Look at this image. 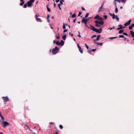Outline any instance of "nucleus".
<instances>
[{
  "label": "nucleus",
  "mask_w": 134,
  "mask_h": 134,
  "mask_svg": "<svg viewBox=\"0 0 134 134\" xmlns=\"http://www.w3.org/2000/svg\"><path fill=\"white\" fill-rule=\"evenodd\" d=\"M85 24L86 26L88 29L92 30L93 31L99 33H101V31L102 30V29L101 27H100L99 29H98L96 28L93 26L92 25H90V27L87 26V24Z\"/></svg>",
  "instance_id": "nucleus-1"
},
{
  "label": "nucleus",
  "mask_w": 134,
  "mask_h": 134,
  "mask_svg": "<svg viewBox=\"0 0 134 134\" xmlns=\"http://www.w3.org/2000/svg\"><path fill=\"white\" fill-rule=\"evenodd\" d=\"M59 50V49L56 46L53 49L52 53L53 54H55L58 53Z\"/></svg>",
  "instance_id": "nucleus-2"
},
{
  "label": "nucleus",
  "mask_w": 134,
  "mask_h": 134,
  "mask_svg": "<svg viewBox=\"0 0 134 134\" xmlns=\"http://www.w3.org/2000/svg\"><path fill=\"white\" fill-rule=\"evenodd\" d=\"M2 125L3 127L5 128L7 126L9 125V124L7 121H3V123H2Z\"/></svg>",
  "instance_id": "nucleus-3"
},
{
  "label": "nucleus",
  "mask_w": 134,
  "mask_h": 134,
  "mask_svg": "<svg viewBox=\"0 0 134 134\" xmlns=\"http://www.w3.org/2000/svg\"><path fill=\"white\" fill-rule=\"evenodd\" d=\"M95 24H97L101 25H102L104 24V22L102 21H99L98 20H96L95 21Z\"/></svg>",
  "instance_id": "nucleus-4"
},
{
  "label": "nucleus",
  "mask_w": 134,
  "mask_h": 134,
  "mask_svg": "<svg viewBox=\"0 0 134 134\" xmlns=\"http://www.w3.org/2000/svg\"><path fill=\"white\" fill-rule=\"evenodd\" d=\"M94 19H98L100 20H103L104 19L101 17L99 16L98 15H97L94 18Z\"/></svg>",
  "instance_id": "nucleus-5"
},
{
  "label": "nucleus",
  "mask_w": 134,
  "mask_h": 134,
  "mask_svg": "<svg viewBox=\"0 0 134 134\" xmlns=\"http://www.w3.org/2000/svg\"><path fill=\"white\" fill-rule=\"evenodd\" d=\"M2 98L4 100V102H7V101L9 100V98L8 97H2Z\"/></svg>",
  "instance_id": "nucleus-6"
},
{
  "label": "nucleus",
  "mask_w": 134,
  "mask_h": 134,
  "mask_svg": "<svg viewBox=\"0 0 134 134\" xmlns=\"http://www.w3.org/2000/svg\"><path fill=\"white\" fill-rule=\"evenodd\" d=\"M77 46L78 47L79 51L81 53H82L83 51L81 47L79 45V44H77Z\"/></svg>",
  "instance_id": "nucleus-7"
},
{
  "label": "nucleus",
  "mask_w": 134,
  "mask_h": 134,
  "mask_svg": "<svg viewBox=\"0 0 134 134\" xmlns=\"http://www.w3.org/2000/svg\"><path fill=\"white\" fill-rule=\"evenodd\" d=\"M27 4L28 7H31L32 5V4L29 1H27Z\"/></svg>",
  "instance_id": "nucleus-8"
},
{
  "label": "nucleus",
  "mask_w": 134,
  "mask_h": 134,
  "mask_svg": "<svg viewBox=\"0 0 134 134\" xmlns=\"http://www.w3.org/2000/svg\"><path fill=\"white\" fill-rule=\"evenodd\" d=\"M131 20H129L127 22L125 23L124 24V26H126L127 25H129L130 24L131 22Z\"/></svg>",
  "instance_id": "nucleus-9"
},
{
  "label": "nucleus",
  "mask_w": 134,
  "mask_h": 134,
  "mask_svg": "<svg viewBox=\"0 0 134 134\" xmlns=\"http://www.w3.org/2000/svg\"><path fill=\"white\" fill-rule=\"evenodd\" d=\"M85 18H83L82 20V22L84 23L85 24H87V19H85Z\"/></svg>",
  "instance_id": "nucleus-10"
},
{
  "label": "nucleus",
  "mask_w": 134,
  "mask_h": 134,
  "mask_svg": "<svg viewBox=\"0 0 134 134\" xmlns=\"http://www.w3.org/2000/svg\"><path fill=\"white\" fill-rule=\"evenodd\" d=\"M100 35H99L98 36H97V38L96 39L94 40V41L95 42L96 41H98L99 39V38L100 37Z\"/></svg>",
  "instance_id": "nucleus-11"
},
{
  "label": "nucleus",
  "mask_w": 134,
  "mask_h": 134,
  "mask_svg": "<svg viewBox=\"0 0 134 134\" xmlns=\"http://www.w3.org/2000/svg\"><path fill=\"white\" fill-rule=\"evenodd\" d=\"M119 26H120V27H118L117 29V30H120L122 29V25L121 24H120L119 25Z\"/></svg>",
  "instance_id": "nucleus-12"
},
{
  "label": "nucleus",
  "mask_w": 134,
  "mask_h": 134,
  "mask_svg": "<svg viewBox=\"0 0 134 134\" xmlns=\"http://www.w3.org/2000/svg\"><path fill=\"white\" fill-rule=\"evenodd\" d=\"M130 33L133 37H134V32L132 31H130Z\"/></svg>",
  "instance_id": "nucleus-13"
},
{
  "label": "nucleus",
  "mask_w": 134,
  "mask_h": 134,
  "mask_svg": "<svg viewBox=\"0 0 134 134\" xmlns=\"http://www.w3.org/2000/svg\"><path fill=\"white\" fill-rule=\"evenodd\" d=\"M102 6H101V7H100L99 8V9H98V13H99V12H100L101 10H102Z\"/></svg>",
  "instance_id": "nucleus-14"
},
{
  "label": "nucleus",
  "mask_w": 134,
  "mask_h": 134,
  "mask_svg": "<svg viewBox=\"0 0 134 134\" xmlns=\"http://www.w3.org/2000/svg\"><path fill=\"white\" fill-rule=\"evenodd\" d=\"M115 19H116V20H117V21H119V18L118 17V16L117 15H115Z\"/></svg>",
  "instance_id": "nucleus-15"
},
{
  "label": "nucleus",
  "mask_w": 134,
  "mask_h": 134,
  "mask_svg": "<svg viewBox=\"0 0 134 134\" xmlns=\"http://www.w3.org/2000/svg\"><path fill=\"white\" fill-rule=\"evenodd\" d=\"M100 25H101L97 24H96L95 26L97 27H99L101 26Z\"/></svg>",
  "instance_id": "nucleus-16"
},
{
  "label": "nucleus",
  "mask_w": 134,
  "mask_h": 134,
  "mask_svg": "<svg viewBox=\"0 0 134 134\" xmlns=\"http://www.w3.org/2000/svg\"><path fill=\"white\" fill-rule=\"evenodd\" d=\"M66 35H64L63 36H62V39L64 40H65L66 39Z\"/></svg>",
  "instance_id": "nucleus-17"
},
{
  "label": "nucleus",
  "mask_w": 134,
  "mask_h": 134,
  "mask_svg": "<svg viewBox=\"0 0 134 134\" xmlns=\"http://www.w3.org/2000/svg\"><path fill=\"white\" fill-rule=\"evenodd\" d=\"M60 44L62 46H63L64 45V41L63 40H62L60 42Z\"/></svg>",
  "instance_id": "nucleus-18"
},
{
  "label": "nucleus",
  "mask_w": 134,
  "mask_h": 134,
  "mask_svg": "<svg viewBox=\"0 0 134 134\" xmlns=\"http://www.w3.org/2000/svg\"><path fill=\"white\" fill-rule=\"evenodd\" d=\"M96 49H92L91 51L89 50L88 51L90 53H91V52L92 51L94 52L96 51Z\"/></svg>",
  "instance_id": "nucleus-19"
},
{
  "label": "nucleus",
  "mask_w": 134,
  "mask_h": 134,
  "mask_svg": "<svg viewBox=\"0 0 134 134\" xmlns=\"http://www.w3.org/2000/svg\"><path fill=\"white\" fill-rule=\"evenodd\" d=\"M117 38L116 37H109V38L110 39H115Z\"/></svg>",
  "instance_id": "nucleus-20"
},
{
  "label": "nucleus",
  "mask_w": 134,
  "mask_h": 134,
  "mask_svg": "<svg viewBox=\"0 0 134 134\" xmlns=\"http://www.w3.org/2000/svg\"><path fill=\"white\" fill-rule=\"evenodd\" d=\"M56 44L58 46H60V43L59 41H57L56 42Z\"/></svg>",
  "instance_id": "nucleus-21"
},
{
  "label": "nucleus",
  "mask_w": 134,
  "mask_h": 134,
  "mask_svg": "<svg viewBox=\"0 0 134 134\" xmlns=\"http://www.w3.org/2000/svg\"><path fill=\"white\" fill-rule=\"evenodd\" d=\"M115 12L116 13H117L118 12V10L117 7H115Z\"/></svg>",
  "instance_id": "nucleus-22"
},
{
  "label": "nucleus",
  "mask_w": 134,
  "mask_h": 134,
  "mask_svg": "<svg viewBox=\"0 0 134 134\" xmlns=\"http://www.w3.org/2000/svg\"><path fill=\"white\" fill-rule=\"evenodd\" d=\"M112 18L113 19H115V15L114 14H112Z\"/></svg>",
  "instance_id": "nucleus-23"
},
{
  "label": "nucleus",
  "mask_w": 134,
  "mask_h": 134,
  "mask_svg": "<svg viewBox=\"0 0 134 134\" xmlns=\"http://www.w3.org/2000/svg\"><path fill=\"white\" fill-rule=\"evenodd\" d=\"M123 32H124V31L122 30H120L119 31V32H118V33L119 34H121V33H122Z\"/></svg>",
  "instance_id": "nucleus-24"
},
{
  "label": "nucleus",
  "mask_w": 134,
  "mask_h": 134,
  "mask_svg": "<svg viewBox=\"0 0 134 134\" xmlns=\"http://www.w3.org/2000/svg\"><path fill=\"white\" fill-rule=\"evenodd\" d=\"M46 7L47 9V10L49 12H51V10L50 8H49L48 7V5L46 6Z\"/></svg>",
  "instance_id": "nucleus-25"
},
{
  "label": "nucleus",
  "mask_w": 134,
  "mask_h": 134,
  "mask_svg": "<svg viewBox=\"0 0 134 134\" xmlns=\"http://www.w3.org/2000/svg\"><path fill=\"white\" fill-rule=\"evenodd\" d=\"M95 43H96L98 45H100V46H102L103 44V43H96V42H95Z\"/></svg>",
  "instance_id": "nucleus-26"
},
{
  "label": "nucleus",
  "mask_w": 134,
  "mask_h": 134,
  "mask_svg": "<svg viewBox=\"0 0 134 134\" xmlns=\"http://www.w3.org/2000/svg\"><path fill=\"white\" fill-rule=\"evenodd\" d=\"M76 15L75 14H73L72 15V18H75V17H76Z\"/></svg>",
  "instance_id": "nucleus-27"
},
{
  "label": "nucleus",
  "mask_w": 134,
  "mask_h": 134,
  "mask_svg": "<svg viewBox=\"0 0 134 134\" xmlns=\"http://www.w3.org/2000/svg\"><path fill=\"white\" fill-rule=\"evenodd\" d=\"M25 2L23 1V2H21L20 3V6L23 5L24 3Z\"/></svg>",
  "instance_id": "nucleus-28"
},
{
  "label": "nucleus",
  "mask_w": 134,
  "mask_h": 134,
  "mask_svg": "<svg viewBox=\"0 0 134 134\" xmlns=\"http://www.w3.org/2000/svg\"><path fill=\"white\" fill-rule=\"evenodd\" d=\"M89 15V13H87L85 15V18H87L88 16Z\"/></svg>",
  "instance_id": "nucleus-29"
},
{
  "label": "nucleus",
  "mask_w": 134,
  "mask_h": 134,
  "mask_svg": "<svg viewBox=\"0 0 134 134\" xmlns=\"http://www.w3.org/2000/svg\"><path fill=\"white\" fill-rule=\"evenodd\" d=\"M63 27L64 29H65L66 28V27L65 24L64 23H63Z\"/></svg>",
  "instance_id": "nucleus-30"
},
{
  "label": "nucleus",
  "mask_w": 134,
  "mask_h": 134,
  "mask_svg": "<svg viewBox=\"0 0 134 134\" xmlns=\"http://www.w3.org/2000/svg\"><path fill=\"white\" fill-rule=\"evenodd\" d=\"M27 5V3L25 4L23 8H26Z\"/></svg>",
  "instance_id": "nucleus-31"
},
{
  "label": "nucleus",
  "mask_w": 134,
  "mask_h": 134,
  "mask_svg": "<svg viewBox=\"0 0 134 134\" xmlns=\"http://www.w3.org/2000/svg\"><path fill=\"white\" fill-rule=\"evenodd\" d=\"M124 36L122 35H119V38H124Z\"/></svg>",
  "instance_id": "nucleus-32"
},
{
  "label": "nucleus",
  "mask_w": 134,
  "mask_h": 134,
  "mask_svg": "<svg viewBox=\"0 0 134 134\" xmlns=\"http://www.w3.org/2000/svg\"><path fill=\"white\" fill-rule=\"evenodd\" d=\"M103 17L105 19H106L107 18V15H104Z\"/></svg>",
  "instance_id": "nucleus-33"
},
{
  "label": "nucleus",
  "mask_w": 134,
  "mask_h": 134,
  "mask_svg": "<svg viewBox=\"0 0 134 134\" xmlns=\"http://www.w3.org/2000/svg\"><path fill=\"white\" fill-rule=\"evenodd\" d=\"M133 27L131 25L129 27V29L130 30H131L132 29Z\"/></svg>",
  "instance_id": "nucleus-34"
},
{
  "label": "nucleus",
  "mask_w": 134,
  "mask_h": 134,
  "mask_svg": "<svg viewBox=\"0 0 134 134\" xmlns=\"http://www.w3.org/2000/svg\"><path fill=\"white\" fill-rule=\"evenodd\" d=\"M114 4L115 7H117L116 3V1H114Z\"/></svg>",
  "instance_id": "nucleus-35"
},
{
  "label": "nucleus",
  "mask_w": 134,
  "mask_h": 134,
  "mask_svg": "<svg viewBox=\"0 0 134 134\" xmlns=\"http://www.w3.org/2000/svg\"><path fill=\"white\" fill-rule=\"evenodd\" d=\"M78 33H79V35H78L77 36L79 37H81V36L80 35V32L79 31H78Z\"/></svg>",
  "instance_id": "nucleus-36"
},
{
  "label": "nucleus",
  "mask_w": 134,
  "mask_h": 134,
  "mask_svg": "<svg viewBox=\"0 0 134 134\" xmlns=\"http://www.w3.org/2000/svg\"><path fill=\"white\" fill-rule=\"evenodd\" d=\"M36 19L38 21H41V19H40V18H36Z\"/></svg>",
  "instance_id": "nucleus-37"
},
{
  "label": "nucleus",
  "mask_w": 134,
  "mask_h": 134,
  "mask_svg": "<svg viewBox=\"0 0 134 134\" xmlns=\"http://www.w3.org/2000/svg\"><path fill=\"white\" fill-rule=\"evenodd\" d=\"M35 0H30L29 1L32 4V3Z\"/></svg>",
  "instance_id": "nucleus-38"
},
{
  "label": "nucleus",
  "mask_w": 134,
  "mask_h": 134,
  "mask_svg": "<svg viewBox=\"0 0 134 134\" xmlns=\"http://www.w3.org/2000/svg\"><path fill=\"white\" fill-rule=\"evenodd\" d=\"M85 44V45L86 46V48H87V49H88V48H89L88 46L86 44Z\"/></svg>",
  "instance_id": "nucleus-39"
},
{
  "label": "nucleus",
  "mask_w": 134,
  "mask_h": 134,
  "mask_svg": "<svg viewBox=\"0 0 134 134\" xmlns=\"http://www.w3.org/2000/svg\"><path fill=\"white\" fill-rule=\"evenodd\" d=\"M123 34L127 36H128V34L124 32L123 33Z\"/></svg>",
  "instance_id": "nucleus-40"
},
{
  "label": "nucleus",
  "mask_w": 134,
  "mask_h": 134,
  "mask_svg": "<svg viewBox=\"0 0 134 134\" xmlns=\"http://www.w3.org/2000/svg\"><path fill=\"white\" fill-rule=\"evenodd\" d=\"M115 1H117L119 3H120L121 2V1L120 0H114Z\"/></svg>",
  "instance_id": "nucleus-41"
},
{
  "label": "nucleus",
  "mask_w": 134,
  "mask_h": 134,
  "mask_svg": "<svg viewBox=\"0 0 134 134\" xmlns=\"http://www.w3.org/2000/svg\"><path fill=\"white\" fill-rule=\"evenodd\" d=\"M59 127L60 128V129H62L63 128V126L61 125H60Z\"/></svg>",
  "instance_id": "nucleus-42"
},
{
  "label": "nucleus",
  "mask_w": 134,
  "mask_h": 134,
  "mask_svg": "<svg viewBox=\"0 0 134 134\" xmlns=\"http://www.w3.org/2000/svg\"><path fill=\"white\" fill-rule=\"evenodd\" d=\"M56 38L57 39H59L60 38V37L59 36H56Z\"/></svg>",
  "instance_id": "nucleus-43"
},
{
  "label": "nucleus",
  "mask_w": 134,
  "mask_h": 134,
  "mask_svg": "<svg viewBox=\"0 0 134 134\" xmlns=\"http://www.w3.org/2000/svg\"><path fill=\"white\" fill-rule=\"evenodd\" d=\"M0 116L1 117V118H2V119H3V120L4 119V117H3L2 116V115H0Z\"/></svg>",
  "instance_id": "nucleus-44"
},
{
  "label": "nucleus",
  "mask_w": 134,
  "mask_h": 134,
  "mask_svg": "<svg viewBox=\"0 0 134 134\" xmlns=\"http://www.w3.org/2000/svg\"><path fill=\"white\" fill-rule=\"evenodd\" d=\"M96 35H93V36H92V37H91V38H93L94 37H96Z\"/></svg>",
  "instance_id": "nucleus-45"
},
{
  "label": "nucleus",
  "mask_w": 134,
  "mask_h": 134,
  "mask_svg": "<svg viewBox=\"0 0 134 134\" xmlns=\"http://www.w3.org/2000/svg\"><path fill=\"white\" fill-rule=\"evenodd\" d=\"M49 17H50V16H49V14L47 15V19H49Z\"/></svg>",
  "instance_id": "nucleus-46"
},
{
  "label": "nucleus",
  "mask_w": 134,
  "mask_h": 134,
  "mask_svg": "<svg viewBox=\"0 0 134 134\" xmlns=\"http://www.w3.org/2000/svg\"><path fill=\"white\" fill-rule=\"evenodd\" d=\"M115 29V27L114 26L112 27H111V28H110V30H112L113 29Z\"/></svg>",
  "instance_id": "nucleus-47"
},
{
  "label": "nucleus",
  "mask_w": 134,
  "mask_h": 134,
  "mask_svg": "<svg viewBox=\"0 0 134 134\" xmlns=\"http://www.w3.org/2000/svg\"><path fill=\"white\" fill-rule=\"evenodd\" d=\"M81 13L80 12H79V14L78 15V16H80L81 14Z\"/></svg>",
  "instance_id": "nucleus-48"
},
{
  "label": "nucleus",
  "mask_w": 134,
  "mask_h": 134,
  "mask_svg": "<svg viewBox=\"0 0 134 134\" xmlns=\"http://www.w3.org/2000/svg\"><path fill=\"white\" fill-rule=\"evenodd\" d=\"M121 2L123 3H124L126 1V0H121Z\"/></svg>",
  "instance_id": "nucleus-49"
},
{
  "label": "nucleus",
  "mask_w": 134,
  "mask_h": 134,
  "mask_svg": "<svg viewBox=\"0 0 134 134\" xmlns=\"http://www.w3.org/2000/svg\"><path fill=\"white\" fill-rule=\"evenodd\" d=\"M67 31V29H65L63 31V32L64 33H65Z\"/></svg>",
  "instance_id": "nucleus-50"
},
{
  "label": "nucleus",
  "mask_w": 134,
  "mask_h": 134,
  "mask_svg": "<svg viewBox=\"0 0 134 134\" xmlns=\"http://www.w3.org/2000/svg\"><path fill=\"white\" fill-rule=\"evenodd\" d=\"M60 4H63V3L62 2V0H60Z\"/></svg>",
  "instance_id": "nucleus-51"
},
{
  "label": "nucleus",
  "mask_w": 134,
  "mask_h": 134,
  "mask_svg": "<svg viewBox=\"0 0 134 134\" xmlns=\"http://www.w3.org/2000/svg\"><path fill=\"white\" fill-rule=\"evenodd\" d=\"M76 19H74L73 20V22L74 23H75V22H76Z\"/></svg>",
  "instance_id": "nucleus-52"
},
{
  "label": "nucleus",
  "mask_w": 134,
  "mask_h": 134,
  "mask_svg": "<svg viewBox=\"0 0 134 134\" xmlns=\"http://www.w3.org/2000/svg\"><path fill=\"white\" fill-rule=\"evenodd\" d=\"M82 9L83 10H85L84 8L83 7H82Z\"/></svg>",
  "instance_id": "nucleus-53"
},
{
  "label": "nucleus",
  "mask_w": 134,
  "mask_h": 134,
  "mask_svg": "<svg viewBox=\"0 0 134 134\" xmlns=\"http://www.w3.org/2000/svg\"><path fill=\"white\" fill-rule=\"evenodd\" d=\"M26 126L28 128V129L31 131H32V130L30 129V128L29 127V126Z\"/></svg>",
  "instance_id": "nucleus-54"
},
{
  "label": "nucleus",
  "mask_w": 134,
  "mask_h": 134,
  "mask_svg": "<svg viewBox=\"0 0 134 134\" xmlns=\"http://www.w3.org/2000/svg\"><path fill=\"white\" fill-rule=\"evenodd\" d=\"M38 16L37 15H35V18H36H36H38L37 17H38Z\"/></svg>",
  "instance_id": "nucleus-55"
},
{
  "label": "nucleus",
  "mask_w": 134,
  "mask_h": 134,
  "mask_svg": "<svg viewBox=\"0 0 134 134\" xmlns=\"http://www.w3.org/2000/svg\"><path fill=\"white\" fill-rule=\"evenodd\" d=\"M54 6L55 7L56 6V4L55 3H54Z\"/></svg>",
  "instance_id": "nucleus-56"
},
{
  "label": "nucleus",
  "mask_w": 134,
  "mask_h": 134,
  "mask_svg": "<svg viewBox=\"0 0 134 134\" xmlns=\"http://www.w3.org/2000/svg\"><path fill=\"white\" fill-rule=\"evenodd\" d=\"M59 0H56V2L57 3V2H59Z\"/></svg>",
  "instance_id": "nucleus-57"
},
{
  "label": "nucleus",
  "mask_w": 134,
  "mask_h": 134,
  "mask_svg": "<svg viewBox=\"0 0 134 134\" xmlns=\"http://www.w3.org/2000/svg\"><path fill=\"white\" fill-rule=\"evenodd\" d=\"M109 14L110 15V16H112V14L111 13H109Z\"/></svg>",
  "instance_id": "nucleus-58"
},
{
  "label": "nucleus",
  "mask_w": 134,
  "mask_h": 134,
  "mask_svg": "<svg viewBox=\"0 0 134 134\" xmlns=\"http://www.w3.org/2000/svg\"><path fill=\"white\" fill-rule=\"evenodd\" d=\"M131 25L132 26V27H134V23L132 24Z\"/></svg>",
  "instance_id": "nucleus-59"
},
{
  "label": "nucleus",
  "mask_w": 134,
  "mask_h": 134,
  "mask_svg": "<svg viewBox=\"0 0 134 134\" xmlns=\"http://www.w3.org/2000/svg\"><path fill=\"white\" fill-rule=\"evenodd\" d=\"M47 21L48 23L49 22V19H47Z\"/></svg>",
  "instance_id": "nucleus-60"
},
{
  "label": "nucleus",
  "mask_w": 134,
  "mask_h": 134,
  "mask_svg": "<svg viewBox=\"0 0 134 134\" xmlns=\"http://www.w3.org/2000/svg\"><path fill=\"white\" fill-rule=\"evenodd\" d=\"M58 5L59 7H60V6H61V4H58Z\"/></svg>",
  "instance_id": "nucleus-61"
},
{
  "label": "nucleus",
  "mask_w": 134,
  "mask_h": 134,
  "mask_svg": "<svg viewBox=\"0 0 134 134\" xmlns=\"http://www.w3.org/2000/svg\"><path fill=\"white\" fill-rule=\"evenodd\" d=\"M56 41H55V40H54V41H53V43H56Z\"/></svg>",
  "instance_id": "nucleus-62"
},
{
  "label": "nucleus",
  "mask_w": 134,
  "mask_h": 134,
  "mask_svg": "<svg viewBox=\"0 0 134 134\" xmlns=\"http://www.w3.org/2000/svg\"><path fill=\"white\" fill-rule=\"evenodd\" d=\"M20 1L21 2H23L24 1V0H20Z\"/></svg>",
  "instance_id": "nucleus-63"
},
{
  "label": "nucleus",
  "mask_w": 134,
  "mask_h": 134,
  "mask_svg": "<svg viewBox=\"0 0 134 134\" xmlns=\"http://www.w3.org/2000/svg\"><path fill=\"white\" fill-rule=\"evenodd\" d=\"M55 134H58V132H55Z\"/></svg>",
  "instance_id": "nucleus-64"
}]
</instances>
